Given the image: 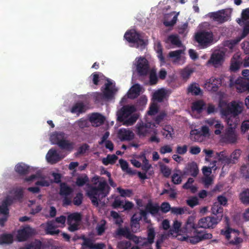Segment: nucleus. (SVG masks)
Wrapping results in <instances>:
<instances>
[{
    "label": "nucleus",
    "instance_id": "nucleus-1",
    "mask_svg": "<svg viewBox=\"0 0 249 249\" xmlns=\"http://www.w3.org/2000/svg\"><path fill=\"white\" fill-rule=\"evenodd\" d=\"M195 218L193 216H189L186 221L185 229L187 233H193L194 235L188 237V241L192 244H196L200 241L211 239L213 235L211 233H206L203 231H199L197 224L194 222Z\"/></svg>",
    "mask_w": 249,
    "mask_h": 249
},
{
    "label": "nucleus",
    "instance_id": "nucleus-2",
    "mask_svg": "<svg viewBox=\"0 0 249 249\" xmlns=\"http://www.w3.org/2000/svg\"><path fill=\"white\" fill-rule=\"evenodd\" d=\"M212 215L201 218L197 223L198 228L203 229H213L222 219L224 214L223 210L218 204L212 206Z\"/></svg>",
    "mask_w": 249,
    "mask_h": 249
},
{
    "label": "nucleus",
    "instance_id": "nucleus-3",
    "mask_svg": "<svg viewBox=\"0 0 249 249\" xmlns=\"http://www.w3.org/2000/svg\"><path fill=\"white\" fill-rule=\"evenodd\" d=\"M110 187L106 181H101L97 187L91 186L87 192V195L90 199L93 205L97 206L99 200L106 197L109 194Z\"/></svg>",
    "mask_w": 249,
    "mask_h": 249
},
{
    "label": "nucleus",
    "instance_id": "nucleus-4",
    "mask_svg": "<svg viewBox=\"0 0 249 249\" xmlns=\"http://www.w3.org/2000/svg\"><path fill=\"white\" fill-rule=\"evenodd\" d=\"M220 234L225 236L231 245H237L243 242L242 238L239 237L240 231L230 228L228 224L220 231Z\"/></svg>",
    "mask_w": 249,
    "mask_h": 249
},
{
    "label": "nucleus",
    "instance_id": "nucleus-5",
    "mask_svg": "<svg viewBox=\"0 0 249 249\" xmlns=\"http://www.w3.org/2000/svg\"><path fill=\"white\" fill-rule=\"evenodd\" d=\"M124 38L128 42L133 43V46L137 48L143 49L146 46V43L141 34L135 30L127 31L124 35Z\"/></svg>",
    "mask_w": 249,
    "mask_h": 249
},
{
    "label": "nucleus",
    "instance_id": "nucleus-6",
    "mask_svg": "<svg viewBox=\"0 0 249 249\" xmlns=\"http://www.w3.org/2000/svg\"><path fill=\"white\" fill-rule=\"evenodd\" d=\"M243 111V105L240 102L235 101L231 102L225 108L221 110V115L226 117L231 115V117L235 118L242 113Z\"/></svg>",
    "mask_w": 249,
    "mask_h": 249
},
{
    "label": "nucleus",
    "instance_id": "nucleus-7",
    "mask_svg": "<svg viewBox=\"0 0 249 249\" xmlns=\"http://www.w3.org/2000/svg\"><path fill=\"white\" fill-rule=\"evenodd\" d=\"M195 40L198 43L200 49H204L211 45L213 41V35L212 32L200 31L196 34Z\"/></svg>",
    "mask_w": 249,
    "mask_h": 249
},
{
    "label": "nucleus",
    "instance_id": "nucleus-8",
    "mask_svg": "<svg viewBox=\"0 0 249 249\" xmlns=\"http://www.w3.org/2000/svg\"><path fill=\"white\" fill-rule=\"evenodd\" d=\"M136 70L140 76H146L149 72L150 66L145 57H140L136 60Z\"/></svg>",
    "mask_w": 249,
    "mask_h": 249
},
{
    "label": "nucleus",
    "instance_id": "nucleus-9",
    "mask_svg": "<svg viewBox=\"0 0 249 249\" xmlns=\"http://www.w3.org/2000/svg\"><path fill=\"white\" fill-rule=\"evenodd\" d=\"M225 54L223 52L213 53L208 60V63L212 64L214 68L221 67L225 61Z\"/></svg>",
    "mask_w": 249,
    "mask_h": 249
},
{
    "label": "nucleus",
    "instance_id": "nucleus-10",
    "mask_svg": "<svg viewBox=\"0 0 249 249\" xmlns=\"http://www.w3.org/2000/svg\"><path fill=\"white\" fill-rule=\"evenodd\" d=\"M223 79L222 76L217 78L212 77L206 82L205 88L209 91L216 92L221 86Z\"/></svg>",
    "mask_w": 249,
    "mask_h": 249
},
{
    "label": "nucleus",
    "instance_id": "nucleus-11",
    "mask_svg": "<svg viewBox=\"0 0 249 249\" xmlns=\"http://www.w3.org/2000/svg\"><path fill=\"white\" fill-rule=\"evenodd\" d=\"M136 110V107L133 105L124 106L118 112L117 120L118 121H123Z\"/></svg>",
    "mask_w": 249,
    "mask_h": 249
},
{
    "label": "nucleus",
    "instance_id": "nucleus-12",
    "mask_svg": "<svg viewBox=\"0 0 249 249\" xmlns=\"http://www.w3.org/2000/svg\"><path fill=\"white\" fill-rule=\"evenodd\" d=\"M222 139L229 143H235L237 140V136L235 129L233 127L227 128L222 135Z\"/></svg>",
    "mask_w": 249,
    "mask_h": 249
},
{
    "label": "nucleus",
    "instance_id": "nucleus-13",
    "mask_svg": "<svg viewBox=\"0 0 249 249\" xmlns=\"http://www.w3.org/2000/svg\"><path fill=\"white\" fill-rule=\"evenodd\" d=\"M117 136L121 142L131 141L134 139L135 134L129 129L122 128L118 130Z\"/></svg>",
    "mask_w": 249,
    "mask_h": 249
},
{
    "label": "nucleus",
    "instance_id": "nucleus-14",
    "mask_svg": "<svg viewBox=\"0 0 249 249\" xmlns=\"http://www.w3.org/2000/svg\"><path fill=\"white\" fill-rule=\"evenodd\" d=\"M34 233V230L29 226H26L18 232L17 238L20 242L26 241Z\"/></svg>",
    "mask_w": 249,
    "mask_h": 249
},
{
    "label": "nucleus",
    "instance_id": "nucleus-15",
    "mask_svg": "<svg viewBox=\"0 0 249 249\" xmlns=\"http://www.w3.org/2000/svg\"><path fill=\"white\" fill-rule=\"evenodd\" d=\"M199 173L197 165L195 161L187 164L183 171V174L196 177Z\"/></svg>",
    "mask_w": 249,
    "mask_h": 249
},
{
    "label": "nucleus",
    "instance_id": "nucleus-16",
    "mask_svg": "<svg viewBox=\"0 0 249 249\" xmlns=\"http://www.w3.org/2000/svg\"><path fill=\"white\" fill-rule=\"evenodd\" d=\"M210 18L214 21L219 23H223L228 19V14L224 10L218 11L216 12H213L210 14Z\"/></svg>",
    "mask_w": 249,
    "mask_h": 249
},
{
    "label": "nucleus",
    "instance_id": "nucleus-17",
    "mask_svg": "<svg viewBox=\"0 0 249 249\" xmlns=\"http://www.w3.org/2000/svg\"><path fill=\"white\" fill-rule=\"evenodd\" d=\"M46 158L48 162L53 164L61 160L63 157H61L55 149L51 148L49 150Z\"/></svg>",
    "mask_w": 249,
    "mask_h": 249
},
{
    "label": "nucleus",
    "instance_id": "nucleus-18",
    "mask_svg": "<svg viewBox=\"0 0 249 249\" xmlns=\"http://www.w3.org/2000/svg\"><path fill=\"white\" fill-rule=\"evenodd\" d=\"M89 121L94 126H99L104 123L105 118L102 115L94 113L91 115L89 118Z\"/></svg>",
    "mask_w": 249,
    "mask_h": 249
},
{
    "label": "nucleus",
    "instance_id": "nucleus-19",
    "mask_svg": "<svg viewBox=\"0 0 249 249\" xmlns=\"http://www.w3.org/2000/svg\"><path fill=\"white\" fill-rule=\"evenodd\" d=\"M156 235V232L153 228H148L147 238L143 237V240H145L142 243V246H148L154 242V239Z\"/></svg>",
    "mask_w": 249,
    "mask_h": 249
},
{
    "label": "nucleus",
    "instance_id": "nucleus-20",
    "mask_svg": "<svg viewBox=\"0 0 249 249\" xmlns=\"http://www.w3.org/2000/svg\"><path fill=\"white\" fill-rule=\"evenodd\" d=\"M236 89L239 92L249 91V80L246 79H238L236 82Z\"/></svg>",
    "mask_w": 249,
    "mask_h": 249
},
{
    "label": "nucleus",
    "instance_id": "nucleus-21",
    "mask_svg": "<svg viewBox=\"0 0 249 249\" xmlns=\"http://www.w3.org/2000/svg\"><path fill=\"white\" fill-rule=\"evenodd\" d=\"M216 155L217 161L221 162L222 164H224V165L231 164V162L230 161V157L227 156L226 151L216 152Z\"/></svg>",
    "mask_w": 249,
    "mask_h": 249
},
{
    "label": "nucleus",
    "instance_id": "nucleus-22",
    "mask_svg": "<svg viewBox=\"0 0 249 249\" xmlns=\"http://www.w3.org/2000/svg\"><path fill=\"white\" fill-rule=\"evenodd\" d=\"M15 170L20 176H25L29 173L30 167L24 163H19L16 165Z\"/></svg>",
    "mask_w": 249,
    "mask_h": 249
},
{
    "label": "nucleus",
    "instance_id": "nucleus-23",
    "mask_svg": "<svg viewBox=\"0 0 249 249\" xmlns=\"http://www.w3.org/2000/svg\"><path fill=\"white\" fill-rule=\"evenodd\" d=\"M86 106L82 102H78L74 104L71 108V111L72 113H76L77 115L85 112Z\"/></svg>",
    "mask_w": 249,
    "mask_h": 249
},
{
    "label": "nucleus",
    "instance_id": "nucleus-24",
    "mask_svg": "<svg viewBox=\"0 0 249 249\" xmlns=\"http://www.w3.org/2000/svg\"><path fill=\"white\" fill-rule=\"evenodd\" d=\"M73 190L65 182H62L60 184L59 194L63 196H68L71 195Z\"/></svg>",
    "mask_w": 249,
    "mask_h": 249
},
{
    "label": "nucleus",
    "instance_id": "nucleus-25",
    "mask_svg": "<svg viewBox=\"0 0 249 249\" xmlns=\"http://www.w3.org/2000/svg\"><path fill=\"white\" fill-rule=\"evenodd\" d=\"M142 87L139 84H134L131 88L128 94V98L134 99L137 97L141 92Z\"/></svg>",
    "mask_w": 249,
    "mask_h": 249
},
{
    "label": "nucleus",
    "instance_id": "nucleus-26",
    "mask_svg": "<svg viewBox=\"0 0 249 249\" xmlns=\"http://www.w3.org/2000/svg\"><path fill=\"white\" fill-rule=\"evenodd\" d=\"M137 133L139 137H144L148 133H150V124H140V125L137 124Z\"/></svg>",
    "mask_w": 249,
    "mask_h": 249
},
{
    "label": "nucleus",
    "instance_id": "nucleus-27",
    "mask_svg": "<svg viewBox=\"0 0 249 249\" xmlns=\"http://www.w3.org/2000/svg\"><path fill=\"white\" fill-rule=\"evenodd\" d=\"M56 144L61 149L66 150L67 151H71L74 146V143L72 142H70L69 140L65 139L63 141H61L59 142H56Z\"/></svg>",
    "mask_w": 249,
    "mask_h": 249
},
{
    "label": "nucleus",
    "instance_id": "nucleus-28",
    "mask_svg": "<svg viewBox=\"0 0 249 249\" xmlns=\"http://www.w3.org/2000/svg\"><path fill=\"white\" fill-rule=\"evenodd\" d=\"M67 138L66 134L63 132H55L51 136V140L53 144H56L61 141H63Z\"/></svg>",
    "mask_w": 249,
    "mask_h": 249
},
{
    "label": "nucleus",
    "instance_id": "nucleus-29",
    "mask_svg": "<svg viewBox=\"0 0 249 249\" xmlns=\"http://www.w3.org/2000/svg\"><path fill=\"white\" fill-rule=\"evenodd\" d=\"M206 104L202 100H198L192 103V110L200 113L202 112Z\"/></svg>",
    "mask_w": 249,
    "mask_h": 249
},
{
    "label": "nucleus",
    "instance_id": "nucleus-30",
    "mask_svg": "<svg viewBox=\"0 0 249 249\" xmlns=\"http://www.w3.org/2000/svg\"><path fill=\"white\" fill-rule=\"evenodd\" d=\"M188 93H191L192 95H199L202 94V91L199 88L198 84L196 83L190 84L187 89Z\"/></svg>",
    "mask_w": 249,
    "mask_h": 249
},
{
    "label": "nucleus",
    "instance_id": "nucleus-31",
    "mask_svg": "<svg viewBox=\"0 0 249 249\" xmlns=\"http://www.w3.org/2000/svg\"><path fill=\"white\" fill-rule=\"evenodd\" d=\"M160 209L158 204H153L151 202H149L145 206V210L152 215H155L158 213Z\"/></svg>",
    "mask_w": 249,
    "mask_h": 249
},
{
    "label": "nucleus",
    "instance_id": "nucleus-32",
    "mask_svg": "<svg viewBox=\"0 0 249 249\" xmlns=\"http://www.w3.org/2000/svg\"><path fill=\"white\" fill-rule=\"evenodd\" d=\"M46 231L48 234L54 235L58 234L60 232V230L56 229L54 225L53 221H52L47 223Z\"/></svg>",
    "mask_w": 249,
    "mask_h": 249
},
{
    "label": "nucleus",
    "instance_id": "nucleus-33",
    "mask_svg": "<svg viewBox=\"0 0 249 249\" xmlns=\"http://www.w3.org/2000/svg\"><path fill=\"white\" fill-rule=\"evenodd\" d=\"M166 95L165 91L163 89L156 91L153 95V99L154 101L158 102H162L165 98Z\"/></svg>",
    "mask_w": 249,
    "mask_h": 249
},
{
    "label": "nucleus",
    "instance_id": "nucleus-34",
    "mask_svg": "<svg viewBox=\"0 0 249 249\" xmlns=\"http://www.w3.org/2000/svg\"><path fill=\"white\" fill-rule=\"evenodd\" d=\"M82 220V216L80 213H71L67 217V224H70V223H80Z\"/></svg>",
    "mask_w": 249,
    "mask_h": 249
},
{
    "label": "nucleus",
    "instance_id": "nucleus-35",
    "mask_svg": "<svg viewBox=\"0 0 249 249\" xmlns=\"http://www.w3.org/2000/svg\"><path fill=\"white\" fill-rule=\"evenodd\" d=\"M112 85V83L110 81H108L107 83L105 84V90L103 92L104 97L107 99H111L114 94V90L110 87Z\"/></svg>",
    "mask_w": 249,
    "mask_h": 249
},
{
    "label": "nucleus",
    "instance_id": "nucleus-36",
    "mask_svg": "<svg viewBox=\"0 0 249 249\" xmlns=\"http://www.w3.org/2000/svg\"><path fill=\"white\" fill-rule=\"evenodd\" d=\"M139 116L137 114H133L126 119H124L123 121H119L122 123L123 125L126 126H130L133 125L138 120Z\"/></svg>",
    "mask_w": 249,
    "mask_h": 249
},
{
    "label": "nucleus",
    "instance_id": "nucleus-37",
    "mask_svg": "<svg viewBox=\"0 0 249 249\" xmlns=\"http://www.w3.org/2000/svg\"><path fill=\"white\" fill-rule=\"evenodd\" d=\"M239 199L241 202L245 205L249 204V189L243 190L239 194Z\"/></svg>",
    "mask_w": 249,
    "mask_h": 249
},
{
    "label": "nucleus",
    "instance_id": "nucleus-38",
    "mask_svg": "<svg viewBox=\"0 0 249 249\" xmlns=\"http://www.w3.org/2000/svg\"><path fill=\"white\" fill-rule=\"evenodd\" d=\"M13 242V236L11 234L3 233L0 235V244H9Z\"/></svg>",
    "mask_w": 249,
    "mask_h": 249
},
{
    "label": "nucleus",
    "instance_id": "nucleus-39",
    "mask_svg": "<svg viewBox=\"0 0 249 249\" xmlns=\"http://www.w3.org/2000/svg\"><path fill=\"white\" fill-rule=\"evenodd\" d=\"M131 232L129 229L127 228H119L115 231V234L117 236H123L128 239Z\"/></svg>",
    "mask_w": 249,
    "mask_h": 249
},
{
    "label": "nucleus",
    "instance_id": "nucleus-40",
    "mask_svg": "<svg viewBox=\"0 0 249 249\" xmlns=\"http://www.w3.org/2000/svg\"><path fill=\"white\" fill-rule=\"evenodd\" d=\"M42 243L40 241L36 240L35 241L27 244L20 249H41Z\"/></svg>",
    "mask_w": 249,
    "mask_h": 249
},
{
    "label": "nucleus",
    "instance_id": "nucleus-41",
    "mask_svg": "<svg viewBox=\"0 0 249 249\" xmlns=\"http://www.w3.org/2000/svg\"><path fill=\"white\" fill-rule=\"evenodd\" d=\"M118 157L115 155H108L106 158H104L102 160L103 163L105 165H107L109 164H113L115 163Z\"/></svg>",
    "mask_w": 249,
    "mask_h": 249
},
{
    "label": "nucleus",
    "instance_id": "nucleus-42",
    "mask_svg": "<svg viewBox=\"0 0 249 249\" xmlns=\"http://www.w3.org/2000/svg\"><path fill=\"white\" fill-rule=\"evenodd\" d=\"M241 155V151L239 149L235 150L230 156V161L231 164L236 163Z\"/></svg>",
    "mask_w": 249,
    "mask_h": 249
},
{
    "label": "nucleus",
    "instance_id": "nucleus-43",
    "mask_svg": "<svg viewBox=\"0 0 249 249\" xmlns=\"http://www.w3.org/2000/svg\"><path fill=\"white\" fill-rule=\"evenodd\" d=\"M149 84L150 85H154L158 82V77L156 71L155 70L152 69L149 71Z\"/></svg>",
    "mask_w": 249,
    "mask_h": 249
},
{
    "label": "nucleus",
    "instance_id": "nucleus-44",
    "mask_svg": "<svg viewBox=\"0 0 249 249\" xmlns=\"http://www.w3.org/2000/svg\"><path fill=\"white\" fill-rule=\"evenodd\" d=\"M249 19V8H246L243 10L241 13V18H238L237 19V22L240 25L241 24L242 22H244L245 21Z\"/></svg>",
    "mask_w": 249,
    "mask_h": 249
},
{
    "label": "nucleus",
    "instance_id": "nucleus-45",
    "mask_svg": "<svg viewBox=\"0 0 249 249\" xmlns=\"http://www.w3.org/2000/svg\"><path fill=\"white\" fill-rule=\"evenodd\" d=\"M117 191L122 197H130L133 194V191L130 189H124L121 187L117 188Z\"/></svg>",
    "mask_w": 249,
    "mask_h": 249
},
{
    "label": "nucleus",
    "instance_id": "nucleus-46",
    "mask_svg": "<svg viewBox=\"0 0 249 249\" xmlns=\"http://www.w3.org/2000/svg\"><path fill=\"white\" fill-rule=\"evenodd\" d=\"M89 181V178L86 175H82L76 178V184L79 187L84 186Z\"/></svg>",
    "mask_w": 249,
    "mask_h": 249
},
{
    "label": "nucleus",
    "instance_id": "nucleus-47",
    "mask_svg": "<svg viewBox=\"0 0 249 249\" xmlns=\"http://www.w3.org/2000/svg\"><path fill=\"white\" fill-rule=\"evenodd\" d=\"M202 135L200 131L197 129L192 130L190 132V139L195 142H198Z\"/></svg>",
    "mask_w": 249,
    "mask_h": 249
},
{
    "label": "nucleus",
    "instance_id": "nucleus-48",
    "mask_svg": "<svg viewBox=\"0 0 249 249\" xmlns=\"http://www.w3.org/2000/svg\"><path fill=\"white\" fill-rule=\"evenodd\" d=\"M119 163L122 170L125 171L128 174H132V171L131 169L129 167L128 163L126 160L123 159H120L119 160Z\"/></svg>",
    "mask_w": 249,
    "mask_h": 249
},
{
    "label": "nucleus",
    "instance_id": "nucleus-49",
    "mask_svg": "<svg viewBox=\"0 0 249 249\" xmlns=\"http://www.w3.org/2000/svg\"><path fill=\"white\" fill-rule=\"evenodd\" d=\"M159 111V107L156 103H152L150 105L147 114L149 116L156 115Z\"/></svg>",
    "mask_w": 249,
    "mask_h": 249
},
{
    "label": "nucleus",
    "instance_id": "nucleus-50",
    "mask_svg": "<svg viewBox=\"0 0 249 249\" xmlns=\"http://www.w3.org/2000/svg\"><path fill=\"white\" fill-rule=\"evenodd\" d=\"M168 40L170 41L172 44L177 45L178 47H179L181 44V42L178 36L176 35H172L169 36L168 37Z\"/></svg>",
    "mask_w": 249,
    "mask_h": 249
},
{
    "label": "nucleus",
    "instance_id": "nucleus-51",
    "mask_svg": "<svg viewBox=\"0 0 249 249\" xmlns=\"http://www.w3.org/2000/svg\"><path fill=\"white\" fill-rule=\"evenodd\" d=\"M193 72V70L188 68H185L180 71V76L183 80L188 79Z\"/></svg>",
    "mask_w": 249,
    "mask_h": 249
},
{
    "label": "nucleus",
    "instance_id": "nucleus-52",
    "mask_svg": "<svg viewBox=\"0 0 249 249\" xmlns=\"http://www.w3.org/2000/svg\"><path fill=\"white\" fill-rule=\"evenodd\" d=\"M106 222L104 220H102L100 224L97 225L96 229L97 230V234L98 235H101L105 232L106 230Z\"/></svg>",
    "mask_w": 249,
    "mask_h": 249
},
{
    "label": "nucleus",
    "instance_id": "nucleus-53",
    "mask_svg": "<svg viewBox=\"0 0 249 249\" xmlns=\"http://www.w3.org/2000/svg\"><path fill=\"white\" fill-rule=\"evenodd\" d=\"M217 200L218 202L214 203L213 206H214L215 204H218V206H220L223 210L222 205L226 206L227 205L228 202L227 198L224 196H219L217 197Z\"/></svg>",
    "mask_w": 249,
    "mask_h": 249
},
{
    "label": "nucleus",
    "instance_id": "nucleus-54",
    "mask_svg": "<svg viewBox=\"0 0 249 249\" xmlns=\"http://www.w3.org/2000/svg\"><path fill=\"white\" fill-rule=\"evenodd\" d=\"M131 246V242L126 240L121 241L117 244V247L119 249H128Z\"/></svg>",
    "mask_w": 249,
    "mask_h": 249
},
{
    "label": "nucleus",
    "instance_id": "nucleus-55",
    "mask_svg": "<svg viewBox=\"0 0 249 249\" xmlns=\"http://www.w3.org/2000/svg\"><path fill=\"white\" fill-rule=\"evenodd\" d=\"M83 195L81 193L76 194L75 196L73 198V203L76 206H80L83 201Z\"/></svg>",
    "mask_w": 249,
    "mask_h": 249
},
{
    "label": "nucleus",
    "instance_id": "nucleus-56",
    "mask_svg": "<svg viewBox=\"0 0 249 249\" xmlns=\"http://www.w3.org/2000/svg\"><path fill=\"white\" fill-rule=\"evenodd\" d=\"M160 169L161 173L165 178H168L171 173V169L166 165L162 164L160 166Z\"/></svg>",
    "mask_w": 249,
    "mask_h": 249
},
{
    "label": "nucleus",
    "instance_id": "nucleus-57",
    "mask_svg": "<svg viewBox=\"0 0 249 249\" xmlns=\"http://www.w3.org/2000/svg\"><path fill=\"white\" fill-rule=\"evenodd\" d=\"M166 116V113L165 112H160L155 119L154 126L157 127L158 125L160 124Z\"/></svg>",
    "mask_w": 249,
    "mask_h": 249
},
{
    "label": "nucleus",
    "instance_id": "nucleus-58",
    "mask_svg": "<svg viewBox=\"0 0 249 249\" xmlns=\"http://www.w3.org/2000/svg\"><path fill=\"white\" fill-rule=\"evenodd\" d=\"M186 203L191 208L197 205L199 203L198 199L196 196H192L187 200Z\"/></svg>",
    "mask_w": 249,
    "mask_h": 249
},
{
    "label": "nucleus",
    "instance_id": "nucleus-59",
    "mask_svg": "<svg viewBox=\"0 0 249 249\" xmlns=\"http://www.w3.org/2000/svg\"><path fill=\"white\" fill-rule=\"evenodd\" d=\"M79 128L83 129L89 126V123L87 119L81 118L76 122Z\"/></svg>",
    "mask_w": 249,
    "mask_h": 249
},
{
    "label": "nucleus",
    "instance_id": "nucleus-60",
    "mask_svg": "<svg viewBox=\"0 0 249 249\" xmlns=\"http://www.w3.org/2000/svg\"><path fill=\"white\" fill-rule=\"evenodd\" d=\"M147 102V99L145 96H141L137 101L136 105L139 108L144 106Z\"/></svg>",
    "mask_w": 249,
    "mask_h": 249
},
{
    "label": "nucleus",
    "instance_id": "nucleus-61",
    "mask_svg": "<svg viewBox=\"0 0 249 249\" xmlns=\"http://www.w3.org/2000/svg\"><path fill=\"white\" fill-rule=\"evenodd\" d=\"M182 53L183 51L181 50L171 51L169 53V56L171 58H175L177 60H178L180 59L181 54Z\"/></svg>",
    "mask_w": 249,
    "mask_h": 249
},
{
    "label": "nucleus",
    "instance_id": "nucleus-62",
    "mask_svg": "<svg viewBox=\"0 0 249 249\" xmlns=\"http://www.w3.org/2000/svg\"><path fill=\"white\" fill-rule=\"evenodd\" d=\"M213 127L216 129L214 131V133L215 135H220L221 133L222 130L224 128L223 125L221 124L220 122L217 121L216 123L214 125Z\"/></svg>",
    "mask_w": 249,
    "mask_h": 249
},
{
    "label": "nucleus",
    "instance_id": "nucleus-63",
    "mask_svg": "<svg viewBox=\"0 0 249 249\" xmlns=\"http://www.w3.org/2000/svg\"><path fill=\"white\" fill-rule=\"evenodd\" d=\"M15 200V198L14 197L8 196H7L2 201V203L3 205L7 206L8 207L10 205H11L14 202V201Z\"/></svg>",
    "mask_w": 249,
    "mask_h": 249
},
{
    "label": "nucleus",
    "instance_id": "nucleus-64",
    "mask_svg": "<svg viewBox=\"0 0 249 249\" xmlns=\"http://www.w3.org/2000/svg\"><path fill=\"white\" fill-rule=\"evenodd\" d=\"M95 244L93 243L92 240L89 238L83 242L82 244V247L83 249L85 248H89L90 249H93Z\"/></svg>",
    "mask_w": 249,
    "mask_h": 249
}]
</instances>
